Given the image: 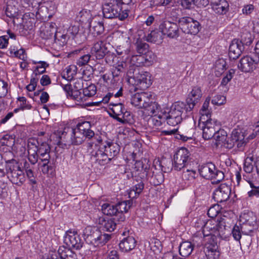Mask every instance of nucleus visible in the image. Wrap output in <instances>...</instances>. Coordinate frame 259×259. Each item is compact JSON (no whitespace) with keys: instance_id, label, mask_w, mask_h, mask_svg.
I'll list each match as a JSON object with an SVG mask.
<instances>
[{"instance_id":"18","label":"nucleus","mask_w":259,"mask_h":259,"mask_svg":"<svg viewBox=\"0 0 259 259\" xmlns=\"http://www.w3.org/2000/svg\"><path fill=\"white\" fill-rule=\"evenodd\" d=\"M230 143L228 144V147L229 148L236 147L239 150H243L246 145V140L244 133L237 130H233L231 137Z\"/></svg>"},{"instance_id":"33","label":"nucleus","mask_w":259,"mask_h":259,"mask_svg":"<svg viewBox=\"0 0 259 259\" xmlns=\"http://www.w3.org/2000/svg\"><path fill=\"white\" fill-rule=\"evenodd\" d=\"M210 101V98L207 97L200 110V117L199 121L202 122H206L207 118L211 119V111L210 109L209 108Z\"/></svg>"},{"instance_id":"26","label":"nucleus","mask_w":259,"mask_h":259,"mask_svg":"<svg viewBox=\"0 0 259 259\" xmlns=\"http://www.w3.org/2000/svg\"><path fill=\"white\" fill-rule=\"evenodd\" d=\"M136 244L137 242L134 237L127 236L120 241L119 247L122 252H127L134 249Z\"/></svg>"},{"instance_id":"49","label":"nucleus","mask_w":259,"mask_h":259,"mask_svg":"<svg viewBox=\"0 0 259 259\" xmlns=\"http://www.w3.org/2000/svg\"><path fill=\"white\" fill-rule=\"evenodd\" d=\"M116 221H117L116 218L104 220L103 224L104 230L110 232L113 231L116 226Z\"/></svg>"},{"instance_id":"2","label":"nucleus","mask_w":259,"mask_h":259,"mask_svg":"<svg viewBox=\"0 0 259 259\" xmlns=\"http://www.w3.org/2000/svg\"><path fill=\"white\" fill-rule=\"evenodd\" d=\"M131 104L138 108L144 109L146 114L153 115L160 109V106L155 101L151 92H140L133 94L131 99Z\"/></svg>"},{"instance_id":"31","label":"nucleus","mask_w":259,"mask_h":259,"mask_svg":"<svg viewBox=\"0 0 259 259\" xmlns=\"http://www.w3.org/2000/svg\"><path fill=\"white\" fill-rule=\"evenodd\" d=\"M76 125L81 134L84 135L85 139H90L95 136L94 132L91 130V124L90 122L85 121L78 122Z\"/></svg>"},{"instance_id":"40","label":"nucleus","mask_w":259,"mask_h":259,"mask_svg":"<svg viewBox=\"0 0 259 259\" xmlns=\"http://www.w3.org/2000/svg\"><path fill=\"white\" fill-rule=\"evenodd\" d=\"M144 188V184L142 181L135 184L132 188H131L128 193L129 198L134 199L138 197L142 192Z\"/></svg>"},{"instance_id":"20","label":"nucleus","mask_w":259,"mask_h":259,"mask_svg":"<svg viewBox=\"0 0 259 259\" xmlns=\"http://www.w3.org/2000/svg\"><path fill=\"white\" fill-rule=\"evenodd\" d=\"M206 120L204 122L199 121L198 125L202 128L203 138L205 140H209L215 136L217 130L211 119L207 118Z\"/></svg>"},{"instance_id":"56","label":"nucleus","mask_w":259,"mask_h":259,"mask_svg":"<svg viewBox=\"0 0 259 259\" xmlns=\"http://www.w3.org/2000/svg\"><path fill=\"white\" fill-rule=\"evenodd\" d=\"M130 63L133 66L139 67L144 66L143 57L142 55H133L130 59Z\"/></svg>"},{"instance_id":"35","label":"nucleus","mask_w":259,"mask_h":259,"mask_svg":"<svg viewBox=\"0 0 259 259\" xmlns=\"http://www.w3.org/2000/svg\"><path fill=\"white\" fill-rule=\"evenodd\" d=\"M149 115L151 116V117L148 120V124L149 126H151L153 128H156L160 126L161 125L162 122L165 121L161 118L163 115V112H159V109L153 115Z\"/></svg>"},{"instance_id":"17","label":"nucleus","mask_w":259,"mask_h":259,"mask_svg":"<svg viewBox=\"0 0 259 259\" xmlns=\"http://www.w3.org/2000/svg\"><path fill=\"white\" fill-rule=\"evenodd\" d=\"M231 194V188L226 184H221L215 189L213 194V198L218 203L227 201Z\"/></svg>"},{"instance_id":"42","label":"nucleus","mask_w":259,"mask_h":259,"mask_svg":"<svg viewBox=\"0 0 259 259\" xmlns=\"http://www.w3.org/2000/svg\"><path fill=\"white\" fill-rule=\"evenodd\" d=\"M249 183L251 190L247 192V195L249 197H259V184L252 181L246 180Z\"/></svg>"},{"instance_id":"61","label":"nucleus","mask_w":259,"mask_h":259,"mask_svg":"<svg viewBox=\"0 0 259 259\" xmlns=\"http://www.w3.org/2000/svg\"><path fill=\"white\" fill-rule=\"evenodd\" d=\"M235 70L231 69L226 73V74L223 78L221 82V85L226 86L232 79L234 74Z\"/></svg>"},{"instance_id":"29","label":"nucleus","mask_w":259,"mask_h":259,"mask_svg":"<svg viewBox=\"0 0 259 259\" xmlns=\"http://www.w3.org/2000/svg\"><path fill=\"white\" fill-rule=\"evenodd\" d=\"M132 205V202L131 200L119 202L116 204L118 215V222H123L125 220V217L123 213L126 212Z\"/></svg>"},{"instance_id":"62","label":"nucleus","mask_w":259,"mask_h":259,"mask_svg":"<svg viewBox=\"0 0 259 259\" xmlns=\"http://www.w3.org/2000/svg\"><path fill=\"white\" fill-rule=\"evenodd\" d=\"M79 26L78 25H71L67 30L68 35L72 38H74L79 35Z\"/></svg>"},{"instance_id":"22","label":"nucleus","mask_w":259,"mask_h":259,"mask_svg":"<svg viewBox=\"0 0 259 259\" xmlns=\"http://www.w3.org/2000/svg\"><path fill=\"white\" fill-rule=\"evenodd\" d=\"M28 159L33 165L36 163L39 159L38 149L36 148V141L34 139H30L27 145Z\"/></svg>"},{"instance_id":"41","label":"nucleus","mask_w":259,"mask_h":259,"mask_svg":"<svg viewBox=\"0 0 259 259\" xmlns=\"http://www.w3.org/2000/svg\"><path fill=\"white\" fill-rule=\"evenodd\" d=\"M145 40L148 42L159 44L161 42L162 37L160 32L157 30L151 31L147 35H145Z\"/></svg>"},{"instance_id":"52","label":"nucleus","mask_w":259,"mask_h":259,"mask_svg":"<svg viewBox=\"0 0 259 259\" xmlns=\"http://www.w3.org/2000/svg\"><path fill=\"white\" fill-rule=\"evenodd\" d=\"M9 51L10 55L12 56L17 57L23 61H25L27 57L26 54H25V51L23 49L17 50L11 47Z\"/></svg>"},{"instance_id":"9","label":"nucleus","mask_w":259,"mask_h":259,"mask_svg":"<svg viewBox=\"0 0 259 259\" xmlns=\"http://www.w3.org/2000/svg\"><path fill=\"white\" fill-rule=\"evenodd\" d=\"M191 154L185 148L179 149L174 155L172 165L175 170L180 171L185 168L191 160Z\"/></svg>"},{"instance_id":"15","label":"nucleus","mask_w":259,"mask_h":259,"mask_svg":"<svg viewBox=\"0 0 259 259\" xmlns=\"http://www.w3.org/2000/svg\"><path fill=\"white\" fill-rule=\"evenodd\" d=\"M64 243L68 246L76 249H80L83 241L76 232L69 231L66 232L64 239Z\"/></svg>"},{"instance_id":"37","label":"nucleus","mask_w":259,"mask_h":259,"mask_svg":"<svg viewBox=\"0 0 259 259\" xmlns=\"http://www.w3.org/2000/svg\"><path fill=\"white\" fill-rule=\"evenodd\" d=\"M193 249L194 245L189 241L183 242L179 246L180 254L183 257L189 256Z\"/></svg>"},{"instance_id":"6","label":"nucleus","mask_w":259,"mask_h":259,"mask_svg":"<svg viewBox=\"0 0 259 259\" xmlns=\"http://www.w3.org/2000/svg\"><path fill=\"white\" fill-rule=\"evenodd\" d=\"M6 169L8 177L12 183L18 186L24 183L25 181L24 174L16 160L7 161Z\"/></svg>"},{"instance_id":"51","label":"nucleus","mask_w":259,"mask_h":259,"mask_svg":"<svg viewBox=\"0 0 259 259\" xmlns=\"http://www.w3.org/2000/svg\"><path fill=\"white\" fill-rule=\"evenodd\" d=\"M226 69V62L223 59H219L215 62V73L217 76H219Z\"/></svg>"},{"instance_id":"38","label":"nucleus","mask_w":259,"mask_h":259,"mask_svg":"<svg viewBox=\"0 0 259 259\" xmlns=\"http://www.w3.org/2000/svg\"><path fill=\"white\" fill-rule=\"evenodd\" d=\"M89 29L91 32H92L94 35H100L104 30V27L103 23L101 21H96L92 20L89 23Z\"/></svg>"},{"instance_id":"53","label":"nucleus","mask_w":259,"mask_h":259,"mask_svg":"<svg viewBox=\"0 0 259 259\" xmlns=\"http://www.w3.org/2000/svg\"><path fill=\"white\" fill-rule=\"evenodd\" d=\"M136 50L139 54H144L148 51L149 45L147 43L138 39L135 44Z\"/></svg>"},{"instance_id":"24","label":"nucleus","mask_w":259,"mask_h":259,"mask_svg":"<svg viewBox=\"0 0 259 259\" xmlns=\"http://www.w3.org/2000/svg\"><path fill=\"white\" fill-rule=\"evenodd\" d=\"M36 148L38 149V153L39 155L40 161H47L50 159L51 147L47 142L40 143L38 141L35 140Z\"/></svg>"},{"instance_id":"1","label":"nucleus","mask_w":259,"mask_h":259,"mask_svg":"<svg viewBox=\"0 0 259 259\" xmlns=\"http://www.w3.org/2000/svg\"><path fill=\"white\" fill-rule=\"evenodd\" d=\"M222 208L219 204H214L207 211V215L211 220L207 221L202 227L203 236L213 234L216 236H223L226 234V219L218 215Z\"/></svg>"},{"instance_id":"12","label":"nucleus","mask_w":259,"mask_h":259,"mask_svg":"<svg viewBox=\"0 0 259 259\" xmlns=\"http://www.w3.org/2000/svg\"><path fill=\"white\" fill-rule=\"evenodd\" d=\"M207 237V236H204ZM210 237V239L205 243L204 251L207 259H218L219 258L220 253L219 250V246L217 244L216 240L217 237L221 238H225V234L221 237V236H216L213 234L207 236Z\"/></svg>"},{"instance_id":"28","label":"nucleus","mask_w":259,"mask_h":259,"mask_svg":"<svg viewBox=\"0 0 259 259\" xmlns=\"http://www.w3.org/2000/svg\"><path fill=\"white\" fill-rule=\"evenodd\" d=\"M90 244L94 247H99L104 245L111 238V235L108 234L102 233L101 231L99 234L95 235Z\"/></svg>"},{"instance_id":"8","label":"nucleus","mask_w":259,"mask_h":259,"mask_svg":"<svg viewBox=\"0 0 259 259\" xmlns=\"http://www.w3.org/2000/svg\"><path fill=\"white\" fill-rule=\"evenodd\" d=\"M132 69H130L127 73L128 81L130 83L142 89H147L151 85L152 82L149 72L142 71L135 73L132 72Z\"/></svg>"},{"instance_id":"39","label":"nucleus","mask_w":259,"mask_h":259,"mask_svg":"<svg viewBox=\"0 0 259 259\" xmlns=\"http://www.w3.org/2000/svg\"><path fill=\"white\" fill-rule=\"evenodd\" d=\"M102 210L104 214L107 215L115 216L118 220V215L116 205L105 203L102 205Z\"/></svg>"},{"instance_id":"3","label":"nucleus","mask_w":259,"mask_h":259,"mask_svg":"<svg viewBox=\"0 0 259 259\" xmlns=\"http://www.w3.org/2000/svg\"><path fill=\"white\" fill-rule=\"evenodd\" d=\"M128 8H122L117 1H112L105 4L103 6V14L106 18H118L120 20H124L128 16Z\"/></svg>"},{"instance_id":"60","label":"nucleus","mask_w":259,"mask_h":259,"mask_svg":"<svg viewBox=\"0 0 259 259\" xmlns=\"http://www.w3.org/2000/svg\"><path fill=\"white\" fill-rule=\"evenodd\" d=\"M17 99L20 102L19 107L20 110H30L31 109L32 106L29 103L25 97H19Z\"/></svg>"},{"instance_id":"58","label":"nucleus","mask_w":259,"mask_h":259,"mask_svg":"<svg viewBox=\"0 0 259 259\" xmlns=\"http://www.w3.org/2000/svg\"><path fill=\"white\" fill-rule=\"evenodd\" d=\"M66 74H64V77H66L68 80L73 79L74 76L76 74V67L75 66H69L66 68Z\"/></svg>"},{"instance_id":"64","label":"nucleus","mask_w":259,"mask_h":259,"mask_svg":"<svg viewBox=\"0 0 259 259\" xmlns=\"http://www.w3.org/2000/svg\"><path fill=\"white\" fill-rule=\"evenodd\" d=\"M91 58V56L90 54H85L80 57L76 61V64L79 66H82L89 63Z\"/></svg>"},{"instance_id":"25","label":"nucleus","mask_w":259,"mask_h":259,"mask_svg":"<svg viewBox=\"0 0 259 259\" xmlns=\"http://www.w3.org/2000/svg\"><path fill=\"white\" fill-rule=\"evenodd\" d=\"M107 52V48L101 40L94 43L91 50L92 55L98 60L103 59L106 56Z\"/></svg>"},{"instance_id":"45","label":"nucleus","mask_w":259,"mask_h":259,"mask_svg":"<svg viewBox=\"0 0 259 259\" xmlns=\"http://www.w3.org/2000/svg\"><path fill=\"white\" fill-rule=\"evenodd\" d=\"M198 176L195 170L192 169H187L184 171L182 174V178L185 182H191L193 181Z\"/></svg>"},{"instance_id":"10","label":"nucleus","mask_w":259,"mask_h":259,"mask_svg":"<svg viewBox=\"0 0 259 259\" xmlns=\"http://www.w3.org/2000/svg\"><path fill=\"white\" fill-rule=\"evenodd\" d=\"M93 146L94 149L91 152V159L92 161L98 163L100 165H104L111 160L105 150H103V148L101 149V147H99L97 144L94 145L93 143H89L88 150L89 151L92 149Z\"/></svg>"},{"instance_id":"21","label":"nucleus","mask_w":259,"mask_h":259,"mask_svg":"<svg viewBox=\"0 0 259 259\" xmlns=\"http://www.w3.org/2000/svg\"><path fill=\"white\" fill-rule=\"evenodd\" d=\"M67 133L70 137L71 143L73 145H80L85 140L84 135L81 134L77 125L68 128Z\"/></svg>"},{"instance_id":"19","label":"nucleus","mask_w":259,"mask_h":259,"mask_svg":"<svg viewBox=\"0 0 259 259\" xmlns=\"http://www.w3.org/2000/svg\"><path fill=\"white\" fill-rule=\"evenodd\" d=\"M53 259H77L76 254L70 248L60 246L57 251L51 250Z\"/></svg>"},{"instance_id":"23","label":"nucleus","mask_w":259,"mask_h":259,"mask_svg":"<svg viewBox=\"0 0 259 259\" xmlns=\"http://www.w3.org/2000/svg\"><path fill=\"white\" fill-rule=\"evenodd\" d=\"M244 47L240 43L239 39H234L230 45L229 48V56L231 59H237L244 50Z\"/></svg>"},{"instance_id":"50","label":"nucleus","mask_w":259,"mask_h":259,"mask_svg":"<svg viewBox=\"0 0 259 259\" xmlns=\"http://www.w3.org/2000/svg\"><path fill=\"white\" fill-rule=\"evenodd\" d=\"M143 57L144 66H149L151 65L156 60V55L151 51H148L142 55Z\"/></svg>"},{"instance_id":"4","label":"nucleus","mask_w":259,"mask_h":259,"mask_svg":"<svg viewBox=\"0 0 259 259\" xmlns=\"http://www.w3.org/2000/svg\"><path fill=\"white\" fill-rule=\"evenodd\" d=\"M186 104L183 102H177L172 104L168 113H163L161 117L166 121L167 123L171 126H176L182 121V114L184 111L186 112Z\"/></svg>"},{"instance_id":"54","label":"nucleus","mask_w":259,"mask_h":259,"mask_svg":"<svg viewBox=\"0 0 259 259\" xmlns=\"http://www.w3.org/2000/svg\"><path fill=\"white\" fill-rule=\"evenodd\" d=\"M81 90H72L70 97L71 99L74 100L79 104L85 102V99L83 98V93Z\"/></svg>"},{"instance_id":"32","label":"nucleus","mask_w":259,"mask_h":259,"mask_svg":"<svg viewBox=\"0 0 259 259\" xmlns=\"http://www.w3.org/2000/svg\"><path fill=\"white\" fill-rule=\"evenodd\" d=\"M103 149H104L111 159H113L119 153L120 150L119 145L114 144L112 142L106 141L105 144L103 145Z\"/></svg>"},{"instance_id":"55","label":"nucleus","mask_w":259,"mask_h":259,"mask_svg":"<svg viewBox=\"0 0 259 259\" xmlns=\"http://www.w3.org/2000/svg\"><path fill=\"white\" fill-rule=\"evenodd\" d=\"M55 33V30L53 28L49 27H45L41 31V36L45 39H48L52 38L53 36L54 37Z\"/></svg>"},{"instance_id":"47","label":"nucleus","mask_w":259,"mask_h":259,"mask_svg":"<svg viewBox=\"0 0 259 259\" xmlns=\"http://www.w3.org/2000/svg\"><path fill=\"white\" fill-rule=\"evenodd\" d=\"M15 144V139L13 135H5L0 139V146L12 147Z\"/></svg>"},{"instance_id":"5","label":"nucleus","mask_w":259,"mask_h":259,"mask_svg":"<svg viewBox=\"0 0 259 259\" xmlns=\"http://www.w3.org/2000/svg\"><path fill=\"white\" fill-rule=\"evenodd\" d=\"M241 217L245 220V222L242 224H235L231 232L233 238L237 241H240L242 234L247 235L252 232V228L246 229L248 225L250 227L256 223V218L252 212L244 214Z\"/></svg>"},{"instance_id":"46","label":"nucleus","mask_w":259,"mask_h":259,"mask_svg":"<svg viewBox=\"0 0 259 259\" xmlns=\"http://www.w3.org/2000/svg\"><path fill=\"white\" fill-rule=\"evenodd\" d=\"M126 64L125 62L121 61L117 63L116 65L112 69V75L114 77L120 76L125 70Z\"/></svg>"},{"instance_id":"7","label":"nucleus","mask_w":259,"mask_h":259,"mask_svg":"<svg viewBox=\"0 0 259 259\" xmlns=\"http://www.w3.org/2000/svg\"><path fill=\"white\" fill-rule=\"evenodd\" d=\"M200 175L203 178L212 181V184L220 183L224 179V174L219 170L215 165L209 162L201 165L199 168Z\"/></svg>"},{"instance_id":"48","label":"nucleus","mask_w":259,"mask_h":259,"mask_svg":"<svg viewBox=\"0 0 259 259\" xmlns=\"http://www.w3.org/2000/svg\"><path fill=\"white\" fill-rule=\"evenodd\" d=\"M83 98L85 99V101L88 98L94 96L97 92V88L95 84H91L87 87L83 89Z\"/></svg>"},{"instance_id":"43","label":"nucleus","mask_w":259,"mask_h":259,"mask_svg":"<svg viewBox=\"0 0 259 259\" xmlns=\"http://www.w3.org/2000/svg\"><path fill=\"white\" fill-rule=\"evenodd\" d=\"M33 64H36L33 72V75L37 76L46 72V68L49 66V64L45 61L35 62Z\"/></svg>"},{"instance_id":"14","label":"nucleus","mask_w":259,"mask_h":259,"mask_svg":"<svg viewBox=\"0 0 259 259\" xmlns=\"http://www.w3.org/2000/svg\"><path fill=\"white\" fill-rule=\"evenodd\" d=\"M202 96L201 88L198 86H194L191 91L189 93L186 100V112L192 110L195 106L200 100Z\"/></svg>"},{"instance_id":"13","label":"nucleus","mask_w":259,"mask_h":259,"mask_svg":"<svg viewBox=\"0 0 259 259\" xmlns=\"http://www.w3.org/2000/svg\"><path fill=\"white\" fill-rule=\"evenodd\" d=\"M179 25L176 23L165 20L160 23L159 29L162 34L170 38H176L179 35Z\"/></svg>"},{"instance_id":"34","label":"nucleus","mask_w":259,"mask_h":259,"mask_svg":"<svg viewBox=\"0 0 259 259\" xmlns=\"http://www.w3.org/2000/svg\"><path fill=\"white\" fill-rule=\"evenodd\" d=\"M110 105L112 106V107L110 108L109 113L110 116L118 121V118L121 117L125 108L124 105L121 103L114 104L111 103Z\"/></svg>"},{"instance_id":"63","label":"nucleus","mask_w":259,"mask_h":259,"mask_svg":"<svg viewBox=\"0 0 259 259\" xmlns=\"http://www.w3.org/2000/svg\"><path fill=\"white\" fill-rule=\"evenodd\" d=\"M131 118V112L125 109L121 117L118 118V121L121 123H126L130 121Z\"/></svg>"},{"instance_id":"57","label":"nucleus","mask_w":259,"mask_h":259,"mask_svg":"<svg viewBox=\"0 0 259 259\" xmlns=\"http://www.w3.org/2000/svg\"><path fill=\"white\" fill-rule=\"evenodd\" d=\"M213 138L215 139L218 144H220L226 140V133L224 130L221 131L217 129L215 136Z\"/></svg>"},{"instance_id":"16","label":"nucleus","mask_w":259,"mask_h":259,"mask_svg":"<svg viewBox=\"0 0 259 259\" xmlns=\"http://www.w3.org/2000/svg\"><path fill=\"white\" fill-rule=\"evenodd\" d=\"M258 61V59H255L250 56L246 55L240 59L238 68L242 72H249L256 68Z\"/></svg>"},{"instance_id":"27","label":"nucleus","mask_w":259,"mask_h":259,"mask_svg":"<svg viewBox=\"0 0 259 259\" xmlns=\"http://www.w3.org/2000/svg\"><path fill=\"white\" fill-rule=\"evenodd\" d=\"M211 6L212 10L217 14H226L229 9V4L226 0H211Z\"/></svg>"},{"instance_id":"36","label":"nucleus","mask_w":259,"mask_h":259,"mask_svg":"<svg viewBox=\"0 0 259 259\" xmlns=\"http://www.w3.org/2000/svg\"><path fill=\"white\" fill-rule=\"evenodd\" d=\"M122 89L120 88V90L114 95H113V93H108L102 98L101 101L98 102H87L85 103L84 105L87 107H90L93 106H99L101 103H103L104 104L107 103L109 102L110 98L113 96L116 98L121 96L122 95Z\"/></svg>"},{"instance_id":"59","label":"nucleus","mask_w":259,"mask_h":259,"mask_svg":"<svg viewBox=\"0 0 259 259\" xmlns=\"http://www.w3.org/2000/svg\"><path fill=\"white\" fill-rule=\"evenodd\" d=\"M164 181V176L161 172L153 175L150 180L151 183L155 186H158Z\"/></svg>"},{"instance_id":"11","label":"nucleus","mask_w":259,"mask_h":259,"mask_svg":"<svg viewBox=\"0 0 259 259\" xmlns=\"http://www.w3.org/2000/svg\"><path fill=\"white\" fill-rule=\"evenodd\" d=\"M179 25L183 32L193 35L197 34L201 28L198 21L189 17L180 18L179 20Z\"/></svg>"},{"instance_id":"30","label":"nucleus","mask_w":259,"mask_h":259,"mask_svg":"<svg viewBox=\"0 0 259 259\" xmlns=\"http://www.w3.org/2000/svg\"><path fill=\"white\" fill-rule=\"evenodd\" d=\"M209 0H181V5L186 9H190L196 6L198 8H204L208 6Z\"/></svg>"},{"instance_id":"44","label":"nucleus","mask_w":259,"mask_h":259,"mask_svg":"<svg viewBox=\"0 0 259 259\" xmlns=\"http://www.w3.org/2000/svg\"><path fill=\"white\" fill-rule=\"evenodd\" d=\"M253 40V37L251 33L248 31H244L241 35V38L239 41L244 47V46H248L251 44Z\"/></svg>"}]
</instances>
